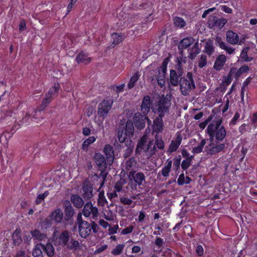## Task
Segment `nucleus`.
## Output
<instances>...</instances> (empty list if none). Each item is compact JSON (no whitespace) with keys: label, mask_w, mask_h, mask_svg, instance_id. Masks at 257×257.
<instances>
[{"label":"nucleus","mask_w":257,"mask_h":257,"mask_svg":"<svg viewBox=\"0 0 257 257\" xmlns=\"http://www.w3.org/2000/svg\"><path fill=\"white\" fill-rule=\"evenodd\" d=\"M32 255L33 257H43L42 251L38 245H36L34 248Z\"/></svg>","instance_id":"nucleus-53"},{"label":"nucleus","mask_w":257,"mask_h":257,"mask_svg":"<svg viewBox=\"0 0 257 257\" xmlns=\"http://www.w3.org/2000/svg\"><path fill=\"white\" fill-rule=\"evenodd\" d=\"M134 123L131 121L128 120L126 122L125 127H122V130L124 133L127 134L128 139H131V137L133 135L134 131Z\"/></svg>","instance_id":"nucleus-30"},{"label":"nucleus","mask_w":257,"mask_h":257,"mask_svg":"<svg viewBox=\"0 0 257 257\" xmlns=\"http://www.w3.org/2000/svg\"><path fill=\"white\" fill-rule=\"evenodd\" d=\"M162 118L158 116L154 119L153 124V131L154 132L158 134L163 132L164 124Z\"/></svg>","instance_id":"nucleus-18"},{"label":"nucleus","mask_w":257,"mask_h":257,"mask_svg":"<svg viewBox=\"0 0 257 257\" xmlns=\"http://www.w3.org/2000/svg\"><path fill=\"white\" fill-rule=\"evenodd\" d=\"M70 239V232L67 230L63 231L58 237V243L62 247L67 246Z\"/></svg>","instance_id":"nucleus-22"},{"label":"nucleus","mask_w":257,"mask_h":257,"mask_svg":"<svg viewBox=\"0 0 257 257\" xmlns=\"http://www.w3.org/2000/svg\"><path fill=\"white\" fill-rule=\"evenodd\" d=\"M80 236L83 238H87L91 233H97L99 229V226L94 221H86L80 224L78 226Z\"/></svg>","instance_id":"nucleus-3"},{"label":"nucleus","mask_w":257,"mask_h":257,"mask_svg":"<svg viewBox=\"0 0 257 257\" xmlns=\"http://www.w3.org/2000/svg\"><path fill=\"white\" fill-rule=\"evenodd\" d=\"M152 102L149 95H145L143 97L141 105V111L144 115H148L150 110Z\"/></svg>","instance_id":"nucleus-12"},{"label":"nucleus","mask_w":257,"mask_h":257,"mask_svg":"<svg viewBox=\"0 0 257 257\" xmlns=\"http://www.w3.org/2000/svg\"><path fill=\"white\" fill-rule=\"evenodd\" d=\"M70 199L74 206L77 208H81L84 205V201L78 194L72 195Z\"/></svg>","instance_id":"nucleus-28"},{"label":"nucleus","mask_w":257,"mask_h":257,"mask_svg":"<svg viewBox=\"0 0 257 257\" xmlns=\"http://www.w3.org/2000/svg\"><path fill=\"white\" fill-rule=\"evenodd\" d=\"M222 120L220 119L214 122H210L206 130L210 140L213 141L215 138L216 142H222L226 136V131L223 125H221Z\"/></svg>","instance_id":"nucleus-1"},{"label":"nucleus","mask_w":257,"mask_h":257,"mask_svg":"<svg viewBox=\"0 0 257 257\" xmlns=\"http://www.w3.org/2000/svg\"><path fill=\"white\" fill-rule=\"evenodd\" d=\"M140 4H136V7L139 9H146L147 6V0H137Z\"/></svg>","instance_id":"nucleus-57"},{"label":"nucleus","mask_w":257,"mask_h":257,"mask_svg":"<svg viewBox=\"0 0 257 257\" xmlns=\"http://www.w3.org/2000/svg\"><path fill=\"white\" fill-rule=\"evenodd\" d=\"M249 69V67L246 65H244L241 66L239 69H237V74H238L239 78L242 74L247 72Z\"/></svg>","instance_id":"nucleus-56"},{"label":"nucleus","mask_w":257,"mask_h":257,"mask_svg":"<svg viewBox=\"0 0 257 257\" xmlns=\"http://www.w3.org/2000/svg\"><path fill=\"white\" fill-rule=\"evenodd\" d=\"M195 42V39L192 37H188L181 40L178 44V48L182 51L193 44Z\"/></svg>","instance_id":"nucleus-21"},{"label":"nucleus","mask_w":257,"mask_h":257,"mask_svg":"<svg viewBox=\"0 0 257 257\" xmlns=\"http://www.w3.org/2000/svg\"><path fill=\"white\" fill-rule=\"evenodd\" d=\"M124 245L123 244H117L115 247L111 251V254L114 255L120 254L124 248Z\"/></svg>","instance_id":"nucleus-48"},{"label":"nucleus","mask_w":257,"mask_h":257,"mask_svg":"<svg viewBox=\"0 0 257 257\" xmlns=\"http://www.w3.org/2000/svg\"><path fill=\"white\" fill-rule=\"evenodd\" d=\"M120 202L124 205H130L133 203V200L132 199L125 197H120Z\"/></svg>","instance_id":"nucleus-61"},{"label":"nucleus","mask_w":257,"mask_h":257,"mask_svg":"<svg viewBox=\"0 0 257 257\" xmlns=\"http://www.w3.org/2000/svg\"><path fill=\"white\" fill-rule=\"evenodd\" d=\"M139 78V75L136 73L133 76H132L130 80V81L128 82L127 84V86L129 89L133 88L136 83V82L138 81V80Z\"/></svg>","instance_id":"nucleus-47"},{"label":"nucleus","mask_w":257,"mask_h":257,"mask_svg":"<svg viewBox=\"0 0 257 257\" xmlns=\"http://www.w3.org/2000/svg\"><path fill=\"white\" fill-rule=\"evenodd\" d=\"M12 238L13 243L15 246L20 245L22 242V238L21 237V230L20 228H17L13 232Z\"/></svg>","instance_id":"nucleus-26"},{"label":"nucleus","mask_w":257,"mask_h":257,"mask_svg":"<svg viewBox=\"0 0 257 257\" xmlns=\"http://www.w3.org/2000/svg\"><path fill=\"white\" fill-rule=\"evenodd\" d=\"M226 61V57L224 55H219L215 61L213 68L216 71L221 70Z\"/></svg>","instance_id":"nucleus-23"},{"label":"nucleus","mask_w":257,"mask_h":257,"mask_svg":"<svg viewBox=\"0 0 257 257\" xmlns=\"http://www.w3.org/2000/svg\"><path fill=\"white\" fill-rule=\"evenodd\" d=\"M93 159L98 169L101 173L105 171L107 168L106 160L104 157L100 153H95Z\"/></svg>","instance_id":"nucleus-10"},{"label":"nucleus","mask_w":257,"mask_h":257,"mask_svg":"<svg viewBox=\"0 0 257 257\" xmlns=\"http://www.w3.org/2000/svg\"><path fill=\"white\" fill-rule=\"evenodd\" d=\"M207 64V57L205 55L201 54L198 60V67L202 68Z\"/></svg>","instance_id":"nucleus-52"},{"label":"nucleus","mask_w":257,"mask_h":257,"mask_svg":"<svg viewBox=\"0 0 257 257\" xmlns=\"http://www.w3.org/2000/svg\"><path fill=\"white\" fill-rule=\"evenodd\" d=\"M175 68L178 72L183 73V66L182 63H186V57H179L177 58L176 60Z\"/></svg>","instance_id":"nucleus-41"},{"label":"nucleus","mask_w":257,"mask_h":257,"mask_svg":"<svg viewBox=\"0 0 257 257\" xmlns=\"http://www.w3.org/2000/svg\"><path fill=\"white\" fill-rule=\"evenodd\" d=\"M172 165V161L170 159H168L167 161L166 165L163 167L161 171L162 175L165 177H167L169 176V173L170 172L171 167Z\"/></svg>","instance_id":"nucleus-37"},{"label":"nucleus","mask_w":257,"mask_h":257,"mask_svg":"<svg viewBox=\"0 0 257 257\" xmlns=\"http://www.w3.org/2000/svg\"><path fill=\"white\" fill-rule=\"evenodd\" d=\"M250 121L253 127L255 128L257 127V112L253 113Z\"/></svg>","instance_id":"nucleus-62"},{"label":"nucleus","mask_w":257,"mask_h":257,"mask_svg":"<svg viewBox=\"0 0 257 257\" xmlns=\"http://www.w3.org/2000/svg\"><path fill=\"white\" fill-rule=\"evenodd\" d=\"M147 137L146 136H143L142 137L138 143L136 152H138L139 149L141 150H144L145 152H148L150 148L151 147L152 145V142H150L147 147L145 146V144L147 142Z\"/></svg>","instance_id":"nucleus-24"},{"label":"nucleus","mask_w":257,"mask_h":257,"mask_svg":"<svg viewBox=\"0 0 257 257\" xmlns=\"http://www.w3.org/2000/svg\"><path fill=\"white\" fill-rule=\"evenodd\" d=\"M80 246V243L78 241L75 240L74 239L71 238L70 239L69 243H68L66 248L68 250H77Z\"/></svg>","instance_id":"nucleus-42"},{"label":"nucleus","mask_w":257,"mask_h":257,"mask_svg":"<svg viewBox=\"0 0 257 257\" xmlns=\"http://www.w3.org/2000/svg\"><path fill=\"white\" fill-rule=\"evenodd\" d=\"M171 105V101L164 95H162L157 103V108L153 111L157 114L160 117H163L165 114L169 112Z\"/></svg>","instance_id":"nucleus-5"},{"label":"nucleus","mask_w":257,"mask_h":257,"mask_svg":"<svg viewBox=\"0 0 257 257\" xmlns=\"http://www.w3.org/2000/svg\"><path fill=\"white\" fill-rule=\"evenodd\" d=\"M111 38L113 39L112 43L117 45L122 42L125 36L123 33H113L111 34Z\"/></svg>","instance_id":"nucleus-34"},{"label":"nucleus","mask_w":257,"mask_h":257,"mask_svg":"<svg viewBox=\"0 0 257 257\" xmlns=\"http://www.w3.org/2000/svg\"><path fill=\"white\" fill-rule=\"evenodd\" d=\"M117 138L120 143H125V140L128 139L127 134L124 132L122 127H119L117 130Z\"/></svg>","instance_id":"nucleus-39"},{"label":"nucleus","mask_w":257,"mask_h":257,"mask_svg":"<svg viewBox=\"0 0 257 257\" xmlns=\"http://www.w3.org/2000/svg\"><path fill=\"white\" fill-rule=\"evenodd\" d=\"M225 148V145L224 143H221L218 145H215L214 147H212L209 150H208V154L210 155H213L215 154H217L222 151H223V150Z\"/></svg>","instance_id":"nucleus-31"},{"label":"nucleus","mask_w":257,"mask_h":257,"mask_svg":"<svg viewBox=\"0 0 257 257\" xmlns=\"http://www.w3.org/2000/svg\"><path fill=\"white\" fill-rule=\"evenodd\" d=\"M31 235L35 239L42 240L44 238V234L38 229H35L31 232Z\"/></svg>","instance_id":"nucleus-49"},{"label":"nucleus","mask_w":257,"mask_h":257,"mask_svg":"<svg viewBox=\"0 0 257 257\" xmlns=\"http://www.w3.org/2000/svg\"><path fill=\"white\" fill-rule=\"evenodd\" d=\"M249 50V47H245L243 48L240 53V57L244 62H250L253 59L252 57H248L247 55Z\"/></svg>","instance_id":"nucleus-36"},{"label":"nucleus","mask_w":257,"mask_h":257,"mask_svg":"<svg viewBox=\"0 0 257 257\" xmlns=\"http://www.w3.org/2000/svg\"><path fill=\"white\" fill-rule=\"evenodd\" d=\"M107 200L103 194H99L97 204L99 206H104L107 203Z\"/></svg>","instance_id":"nucleus-54"},{"label":"nucleus","mask_w":257,"mask_h":257,"mask_svg":"<svg viewBox=\"0 0 257 257\" xmlns=\"http://www.w3.org/2000/svg\"><path fill=\"white\" fill-rule=\"evenodd\" d=\"M49 216V218H51L56 224L61 223L63 219V213L60 208L53 210Z\"/></svg>","instance_id":"nucleus-16"},{"label":"nucleus","mask_w":257,"mask_h":257,"mask_svg":"<svg viewBox=\"0 0 257 257\" xmlns=\"http://www.w3.org/2000/svg\"><path fill=\"white\" fill-rule=\"evenodd\" d=\"M96 138L94 136L89 137L88 138L85 139L82 144V149L85 152H87L88 147L90 145L95 142Z\"/></svg>","instance_id":"nucleus-33"},{"label":"nucleus","mask_w":257,"mask_h":257,"mask_svg":"<svg viewBox=\"0 0 257 257\" xmlns=\"http://www.w3.org/2000/svg\"><path fill=\"white\" fill-rule=\"evenodd\" d=\"M114 100L112 98L103 99L98 105L97 114L99 117L103 119L107 115L112 108Z\"/></svg>","instance_id":"nucleus-6"},{"label":"nucleus","mask_w":257,"mask_h":257,"mask_svg":"<svg viewBox=\"0 0 257 257\" xmlns=\"http://www.w3.org/2000/svg\"><path fill=\"white\" fill-rule=\"evenodd\" d=\"M157 74H156L154 77L156 80L157 81L158 85L161 87H163L165 85L166 83V76L167 72L163 71V70L157 69Z\"/></svg>","instance_id":"nucleus-19"},{"label":"nucleus","mask_w":257,"mask_h":257,"mask_svg":"<svg viewBox=\"0 0 257 257\" xmlns=\"http://www.w3.org/2000/svg\"><path fill=\"white\" fill-rule=\"evenodd\" d=\"M83 213V215L86 217H88L92 214V218L95 219L98 216V211L97 208L94 207L91 202H88L84 206Z\"/></svg>","instance_id":"nucleus-9"},{"label":"nucleus","mask_w":257,"mask_h":257,"mask_svg":"<svg viewBox=\"0 0 257 257\" xmlns=\"http://www.w3.org/2000/svg\"><path fill=\"white\" fill-rule=\"evenodd\" d=\"M170 60L169 57H167V58H165L163 61L162 65L158 68L163 70V71L167 72V66H168V64Z\"/></svg>","instance_id":"nucleus-55"},{"label":"nucleus","mask_w":257,"mask_h":257,"mask_svg":"<svg viewBox=\"0 0 257 257\" xmlns=\"http://www.w3.org/2000/svg\"><path fill=\"white\" fill-rule=\"evenodd\" d=\"M106 160L109 164H111L114 160V150L113 148L109 144L105 145L103 150Z\"/></svg>","instance_id":"nucleus-15"},{"label":"nucleus","mask_w":257,"mask_h":257,"mask_svg":"<svg viewBox=\"0 0 257 257\" xmlns=\"http://www.w3.org/2000/svg\"><path fill=\"white\" fill-rule=\"evenodd\" d=\"M129 177H132L136 184L139 186L143 185V182L145 181L146 179V177L144 173L142 172L136 173L134 170L130 171Z\"/></svg>","instance_id":"nucleus-13"},{"label":"nucleus","mask_w":257,"mask_h":257,"mask_svg":"<svg viewBox=\"0 0 257 257\" xmlns=\"http://www.w3.org/2000/svg\"><path fill=\"white\" fill-rule=\"evenodd\" d=\"M63 205L64 208V224L71 225L73 223V217L75 213L74 209L70 202L68 200L65 201Z\"/></svg>","instance_id":"nucleus-7"},{"label":"nucleus","mask_w":257,"mask_h":257,"mask_svg":"<svg viewBox=\"0 0 257 257\" xmlns=\"http://www.w3.org/2000/svg\"><path fill=\"white\" fill-rule=\"evenodd\" d=\"M82 191L83 192L82 197L83 199L86 201L90 200L92 197V185L89 184L88 182L83 183L82 186Z\"/></svg>","instance_id":"nucleus-14"},{"label":"nucleus","mask_w":257,"mask_h":257,"mask_svg":"<svg viewBox=\"0 0 257 257\" xmlns=\"http://www.w3.org/2000/svg\"><path fill=\"white\" fill-rule=\"evenodd\" d=\"M107 248L106 244H104L100 246H97L96 247V250H95V253H99L105 250Z\"/></svg>","instance_id":"nucleus-64"},{"label":"nucleus","mask_w":257,"mask_h":257,"mask_svg":"<svg viewBox=\"0 0 257 257\" xmlns=\"http://www.w3.org/2000/svg\"><path fill=\"white\" fill-rule=\"evenodd\" d=\"M55 99L53 96L49 95L48 93H46L45 95V97L43 99L41 104L39 106V107L37 109H34L31 113V114L27 113L25 117L22 119V124L29 122V119L31 120L37 121L38 117L36 115L38 113H41L42 111H44L47 106Z\"/></svg>","instance_id":"nucleus-2"},{"label":"nucleus","mask_w":257,"mask_h":257,"mask_svg":"<svg viewBox=\"0 0 257 257\" xmlns=\"http://www.w3.org/2000/svg\"><path fill=\"white\" fill-rule=\"evenodd\" d=\"M49 191H45L43 194H39L37 196L35 203L37 205L40 204L49 195Z\"/></svg>","instance_id":"nucleus-46"},{"label":"nucleus","mask_w":257,"mask_h":257,"mask_svg":"<svg viewBox=\"0 0 257 257\" xmlns=\"http://www.w3.org/2000/svg\"><path fill=\"white\" fill-rule=\"evenodd\" d=\"M226 40L230 44H237L239 41L238 35L233 31L231 30H228L226 32Z\"/></svg>","instance_id":"nucleus-25"},{"label":"nucleus","mask_w":257,"mask_h":257,"mask_svg":"<svg viewBox=\"0 0 257 257\" xmlns=\"http://www.w3.org/2000/svg\"><path fill=\"white\" fill-rule=\"evenodd\" d=\"M146 122L148 125H150L152 122L147 115H144L139 112L135 113L133 117V123L138 130H143L145 127Z\"/></svg>","instance_id":"nucleus-8"},{"label":"nucleus","mask_w":257,"mask_h":257,"mask_svg":"<svg viewBox=\"0 0 257 257\" xmlns=\"http://www.w3.org/2000/svg\"><path fill=\"white\" fill-rule=\"evenodd\" d=\"M183 73L176 71L175 70L171 69L170 71L169 83L173 86H177L180 83V79L182 77Z\"/></svg>","instance_id":"nucleus-11"},{"label":"nucleus","mask_w":257,"mask_h":257,"mask_svg":"<svg viewBox=\"0 0 257 257\" xmlns=\"http://www.w3.org/2000/svg\"><path fill=\"white\" fill-rule=\"evenodd\" d=\"M40 245L42 249L46 253L49 257H53L55 254V249L53 245L50 242H47L45 245L40 243Z\"/></svg>","instance_id":"nucleus-27"},{"label":"nucleus","mask_w":257,"mask_h":257,"mask_svg":"<svg viewBox=\"0 0 257 257\" xmlns=\"http://www.w3.org/2000/svg\"><path fill=\"white\" fill-rule=\"evenodd\" d=\"M227 23V20L224 18H219L214 20V25L218 28H222Z\"/></svg>","instance_id":"nucleus-50"},{"label":"nucleus","mask_w":257,"mask_h":257,"mask_svg":"<svg viewBox=\"0 0 257 257\" xmlns=\"http://www.w3.org/2000/svg\"><path fill=\"white\" fill-rule=\"evenodd\" d=\"M75 61L78 64H88L92 61V58L89 57L88 53L82 51L76 57Z\"/></svg>","instance_id":"nucleus-17"},{"label":"nucleus","mask_w":257,"mask_h":257,"mask_svg":"<svg viewBox=\"0 0 257 257\" xmlns=\"http://www.w3.org/2000/svg\"><path fill=\"white\" fill-rule=\"evenodd\" d=\"M134 229V227L132 225H130L123 229L121 231V234L123 235L128 234L131 233Z\"/></svg>","instance_id":"nucleus-63"},{"label":"nucleus","mask_w":257,"mask_h":257,"mask_svg":"<svg viewBox=\"0 0 257 257\" xmlns=\"http://www.w3.org/2000/svg\"><path fill=\"white\" fill-rule=\"evenodd\" d=\"M191 163L187 159L183 160L181 164L182 169L185 171L186 170L191 166Z\"/></svg>","instance_id":"nucleus-59"},{"label":"nucleus","mask_w":257,"mask_h":257,"mask_svg":"<svg viewBox=\"0 0 257 257\" xmlns=\"http://www.w3.org/2000/svg\"><path fill=\"white\" fill-rule=\"evenodd\" d=\"M136 164L137 161L135 158L134 157H131L126 161L125 168L127 171L130 170L132 171V170L136 167Z\"/></svg>","instance_id":"nucleus-40"},{"label":"nucleus","mask_w":257,"mask_h":257,"mask_svg":"<svg viewBox=\"0 0 257 257\" xmlns=\"http://www.w3.org/2000/svg\"><path fill=\"white\" fill-rule=\"evenodd\" d=\"M215 51V48L213 46V42L212 40L209 39L205 43L203 52L207 54L208 56L213 54Z\"/></svg>","instance_id":"nucleus-29"},{"label":"nucleus","mask_w":257,"mask_h":257,"mask_svg":"<svg viewBox=\"0 0 257 257\" xmlns=\"http://www.w3.org/2000/svg\"><path fill=\"white\" fill-rule=\"evenodd\" d=\"M60 89V84L58 82L54 83V85L50 87L48 93L49 95L53 96L54 98H56L58 95L59 91Z\"/></svg>","instance_id":"nucleus-32"},{"label":"nucleus","mask_w":257,"mask_h":257,"mask_svg":"<svg viewBox=\"0 0 257 257\" xmlns=\"http://www.w3.org/2000/svg\"><path fill=\"white\" fill-rule=\"evenodd\" d=\"M240 117V114L236 112L234 115L233 118L231 119L229 122V125L231 126H234L236 124L237 121Z\"/></svg>","instance_id":"nucleus-60"},{"label":"nucleus","mask_w":257,"mask_h":257,"mask_svg":"<svg viewBox=\"0 0 257 257\" xmlns=\"http://www.w3.org/2000/svg\"><path fill=\"white\" fill-rule=\"evenodd\" d=\"M174 26L179 28H183L186 25L184 19L180 17H175L173 19Z\"/></svg>","instance_id":"nucleus-38"},{"label":"nucleus","mask_w":257,"mask_h":257,"mask_svg":"<svg viewBox=\"0 0 257 257\" xmlns=\"http://www.w3.org/2000/svg\"><path fill=\"white\" fill-rule=\"evenodd\" d=\"M206 144V141L205 139L201 140L200 143L198 145L197 147H193L192 149V152L193 154H199L203 151V147Z\"/></svg>","instance_id":"nucleus-44"},{"label":"nucleus","mask_w":257,"mask_h":257,"mask_svg":"<svg viewBox=\"0 0 257 257\" xmlns=\"http://www.w3.org/2000/svg\"><path fill=\"white\" fill-rule=\"evenodd\" d=\"M180 90L184 95H187L189 94L192 89L195 88V83L193 78L192 73L189 72L187 73L186 77H183L180 79Z\"/></svg>","instance_id":"nucleus-4"},{"label":"nucleus","mask_w":257,"mask_h":257,"mask_svg":"<svg viewBox=\"0 0 257 257\" xmlns=\"http://www.w3.org/2000/svg\"><path fill=\"white\" fill-rule=\"evenodd\" d=\"M53 222V221L48 215L46 218L40 221V225L42 230H47L52 226Z\"/></svg>","instance_id":"nucleus-35"},{"label":"nucleus","mask_w":257,"mask_h":257,"mask_svg":"<svg viewBox=\"0 0 257 257\" xmlns=\"http://www.w3.org/2000/svg\"><path fill=\"white\" fill-rule=\"evenodd\" d=\"M164 243V240L163 239L160 237H157L156 239L155 240V244L159 248H160V250H158L159 252L162 251L161 248L163 247Z\"/></svg>","instance_id":"nucleus-58"},{"label":"nucleus","mask_w":257,"mask_h":257,"mask_svg":"<svg viewBox=\"0 0 257 257\" xmlns=\"http://www.w3.org/2000/svg\"><path fill=\"white\" fill-rule=\"evenodd\" d=\"M181 157L178 155L173 159V168L176 172H179L181 165Z\"/></svg>","instance_id":"nucleus-45"},{"label":"nucleus","mask_w":257,"mask_h":257,"mask_svg":"<svg viewBox=\"0 0 257 257\" xmlns=\"http://www.w3.org/2000/svg\"><path fill=\"white\" fill-rule=\"evenodd\" d=\"M182 141V137L180 135L178 134L175 139V140H172L170 144L169 147L168 152L172 153L174 152H176L177 150L178 149L179 147L181 144Z\"/></svg>","instance_id":"nucleus-20"},{"label":"nucleus","mask_w":257,"mask_h":257,"mask_svg":"<svg viewBox=\"0 0 257 257\" xmlns=\"http://www.w3.org/2000/svg\"><path fill=\"white\" fill-rule=\"evenodd\" d=\"M237 73V68L233 67L230 69L228 75H229L232 78H233L234 77L235 80L237 81L239 78Z\"/></svg>","instance_id":"nucleus-51"},{"label":"nucleus","mask_w":257,"mask_h":257,"mask_svg":"<svg viewBox=\"0 0 257 257\" xmlns=\"http://www.w3.org/2000/svg\"><path fill=\"white\" fill-rule=\"evenodd\" d=\"M125 84L124 83L121 84L119 85H111L109 87L110 91H113L116 92V97H118V94L119 92H122L124 91Z\"/></svg>","instance_id":"nucleus-43"}]
</instances>
